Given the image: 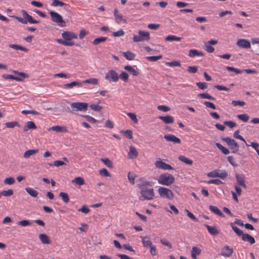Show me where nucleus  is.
<instances>
[{
    "mask_svg": "<svg viewBox=\"0 0 259 259\" xmlns=\"http://www.w3.org/2000/svg\"><path fill=\"white\" fill-rule=\"evenodd\" d=\"M201 252V249L198 247L194 246L192 248L191 255L193 259H197V255H199Z\"/></svg>",
    "mask_w": 259,
    "mask_h": 259,
    "instance_id": "obj_24",
    "label": "nucleus"
},
{
    "mask_svg": "<svg viewBox=\"0 0 259 259\" xmlns=\"http://www.w3.org/2000/svg\"><path fill=\"white\" fill-rule=\"evenodd\" d=\"M90 107L91 109L95 111H100L103 109V107L98 104H92L90 105Z\"/></svg>",
    "mask_w": 259,
    "mask_h": 259,
    "instance_id": "obj_56",
    "label": "nucleus"
},
{
    "mask_svg": "<svg viewBox=\"0 0 259 259\" xmlns=\"http://www.w3.org/2000/svg\"><path fill=\"white\" fill-rule=\"evenodd\" d=\"M72 183H75L76 184L81 186L84 184V181L82 178L78 177L73 180Z\"/></svg>",
    "mask_w": 259,
    "mask_h": 259,
    "instance_id": "obj_52",
    "label": "nucleus"
},
{
    "mask_svg": "<svg viewBox=\"0 0 259 259\" xmlns=\"http://www.w3.org/2000/svg\"><path fill=\"white\" fill-rule=\"evenodd\" d=\"M179 159L183 162L188 164L191 165L193 163V161L186 157L185 156L181 155L179 157Z\"/></svg>",
    "mask_w": 259,
    "mask_h": 259,
    "instance_id": "obj_42",
    "label": "nucleus"
},
{
    "mask_svg": "<svg viewBox=\"0 0 259 259\" xmlns=\"http://www.w3.org/2000/svg\"><path fill=\"white\" fill-rule=\"evenodd\" d=\"M127 155L130 159H135L138 156V152L134 147L131 146L130 147Z\"/></svg>",
    "mask_w": 259,
    "mask_h": 259,
    "instance_id": "obj_21",
    "label": "nucleus"
},
{
    "mask_svg": "<svg viewBox=\"0 0 259 259\" xmlns=\"http://www.w3.org/2000/svg\"><path fill=\"white\" fill-rule=\"evenodd\" d=\"M38 152V149H30L26 151L23 154V157L29 158L31 156L36 154Z\"/></svg>",
    "mask_w": 259,
    "mask_h": 259,
    "instance_id": "obj_29",
    "label": "nucleus"
},
{
    "mask_svg": "<svg viewBox=\"0 0 259 259\" xmlns=\"http://www.w3.org/2000/svg\"><path fill=\"white\" fill-rule=\"evenodd\" d=\"M165 65L169 67L180 66L181 63L179 61H174L172 62H166Z\"/></svg>",
    "mask_w": 259,
    "mask_h": 259,
    "instance_id": "obj_50",
    "label": "nucleus"
},
{
    "mask_svg": "<svg viewBox=\"0 0 259 259\" xmlns=\"http://www.w3.org/2000/svg\"><path fill=\"white\" fill-rule=\"evenodd\" d=\"M198 96L202 99H207L210 100H214L215 98L212 96H210L207 93H201L198 95Z\"/></svg>",
    "mask_w": 259,
    "mask_h": 259,
    "instance_id": "obj_51",
    "label": "nucleus"
},
{
    "mask_svg": "<svg viewBox=\"0 0 259 259\" xmlns=\"http://www.w3.org/2000/svg\"><path fill=\"white\" fill-rule=\"evenodd\" d=\"M15 181L13 177H8L4 180V183L6 185H12L15 183Z\"/></svg>",
    "mask_w": 259,
    "mask_h": 259,
    "instance_id": "obj_58",
    "label": "nucleus"
},
{
    "mask_svg": "<svg viewBox=\"0 0 259 259\" xmlns=\"http://www.w3.org/2000/svg\"><path fill=\"white\" fill-rule=\"evenodd\" d=\"M233 253V249L228 245L225 246L221 249V254L222 256L226 257H230Z\"/></svg>",
    "mask_w": 259,
    "mask_h": 259,
    "instance_id": "obj_12",
    "label": "nucleus"
},
{
    "mask_svg": "<svg viewBox=\"0 0 259 259\" xmlns=\"http://www.w3.org/2000/svg\"><path fill=\"white\" fill-rule=\"evenodd\" d=\"M237 45L241 48L249 49L250 48V42L245 39L241 38L237 40Z\"/></svg>",
    "mask_w": 259,
    "mask_h": 259,
    "instance_id": "obj_14",
    "label": "nucleus"
},
{
    "mask_svg": "<svg viewBox=\"0 0 259 259\" xmlns=\"http://www.w3.org/2000/svg\"><path fill=\"white\" fill-rule=\"evenodd\" d=\"M158 118L166 124L172 123L174 121V117L169 115L164 116H159Z\"/></svg>",
    "mask_w": 259,
    "mask_h": 259,
    "instance_id": "obj_23",
    "label": "nucleus"
},
{
    "mask_svg": "<svg viewBox=\"0 0 259 259\" xmlns=\"http://www.w3.org/2000/svg\"><path fill=\"white\" fill-rule=\"evenodd\" d=\"M127 115L131 118V119L135 123H137L138 120L137 118L136 115L132 112H128L127 113Z\"/></svg>",
    "mask_w": 259,
    "mask_h": 259,
    "instance_id": "obj_57",
    "label": "nucleus"
},
{
    "mask_svg": "<svg viewBox=\"0 0 259 259\" xmlns=\"http://www.w3.org/2000/svg\"><path fill=\"white\" fill-rule=\"evenodd\" d=\"M239 130H237L234 133V134H233V136L236 139H239L242 141H243L245 144L246 143V141L245 140V139L243 138L242 136H241V135H240L239 134Z\"/></svg>",
    "mask_w": 259,
    "mask_h": 259,
    "instance_id": "obj_59",
    "label": "nucleus"
},
{
    "mask_svg": "<svg viewBox=\"0 0 259 259\" xmlns=\"http://www.w3.org/2000/svg\"><path fill=\"white\" fill-rule=\"evenodd\" d=\"M50 14L52 20L57 23L61 27L65 26V22L63 20L62 17L58 13L54 11H51Z\"/></svg>",
    "mask_w": 259,
    "mask_h": 259,
    "instance_id": "obj_9",
    "label": "nucleus"
},
{
    "mask_svg": "<svg viewBox=\"0 0 259 259\" xmlns=\"http://www.w3.org/2000/svg\"><path fill=\"white\" fill-rule=\"evenodd\" d=\"M104 78L110 82H116L119 80L118 73L113 69L108 70L105 73Z\"/></svg>",
    "mask_w": 259,
    "mask_h": 259,
    "instance_id": "obj_7",
    "label": "nucleus"
},
{
    "mask_svg": "<svg viewBox=\"0 0 259 259\" xmlns=\"http://www.w3.org/2000/svg\"><path fill=\"white\" fill-rule=\"evenodd\" d=\"M226 69L229 71L234 72L236 74H240L243 72V69L240 70L237 68H234L233 67L227 66L226 67Z\"/></svg>",
    "mask_w": 259,
    "mask_h": 259,
    "instance_id": "obj_53",
    "label": "nucleus"
},
{
    "mask_svg": "<svg viewBox=\"0 0 259 259\" xmlns=\"http://www.w3.org/2000/svg\"><path fill=\"white\" fill-rule=\"evenodd\" d=\"M162 58V56L161 55H158V56H148L146 58L147 60L151 61V62H155L157 60L161 59Z\"/></svg>",
    "mask_w": 259,
    "mask_h": 259,
    "instance_id": "obj_49",
    "label": "nucleus"
},
{
    "mask_svg": "<svg viewBox=\"0 0 259 259\" xmlns=\"http://www.w3.org/2000/svg\"><path fill=\"white\" fill-rule=\"evenodd\" d=\"M114 16L115 17V19L116 22L120 24L121 21L123 20V16L121 14H119L118 13V10L116 9L114 10Z\"/></svg>",
    "mask_w": 259,
    "mask_h": 259,
    "instance_id": "obj_31",
    "label": "nucleus"
},
{
    "mask_svg": "<svg viewBox=\"0 0 259 259\" xmlns=\"http://www.w3.org/2000/svg\"><path fill=\"white\" fill-rule=\"evenodd\" d=\"M1 194L6 197L10 196L13 194V190L12 189L4 190L1 192Z\"/></svg>",
    "mask_w": 259,
    "mask_h": 259,
    "instance_id": "obj_62",
    "label": "nucleus"
},
{
    "mask_svg": "<svg viewBox=\"0 0 259 259\" xmlns=\"http://www.w3.org/2000/svg\"><path fill=\"white\" fill-rule=\"evenodd\" d=\"M143 246L145 248L149 247L153 244L151 239L148 236H141Z\"/></svg>",
    "mask_w": 259,
    "mask_h": 259,
    "instance_id": "obj_18",
    "label": "nucleus"
},
{
    "mask_svg": "<svg viewBox=\"0 0 259 259\" xmlns=\"http://www.w3.org/2000/svg\"><path fill=\"white\" fill-rule=\"evenodd\" d=\"M241 239L243 241L248 242L250 244H253L255 242L254 238L248 234L244 233L241 236Z\"/></svg>",
    "mask_w": 259,
    "mask_h": 259,
    "instance_id": "obj_20",
    "label": "nucleus"
},
{
    "mask_svg": "<svg viewBox=\"0 0 259 259\" xmlns=\"http://www.w3.org/2000/svg\"><path fill=\"white\" fill-rule=\"evenodd\" d=\"M124 136L128 139L133 138V132L131 130H127L124 132Z\"/></svg>",
    "mask_w": 259,
    "mask_h": 259,
    "instance_id": "obj_64",
    "label": "nucleus"
},
{
    "mask_svg": "<svg viewBox=\"0 0 259 259\" xmlns=\"http://www.w3.org/2000/svg\"><path fill=\"white\" fill-rule=\"evenodd\" d=\"M205 50L208 53H212L214 51V49L211 45L206 42L204 43Z\"/></svg>",
    "mask_w": 259,
    "mask_h": 259,
    "instance_id": "obj_61",
    "label": "nucleus"
},
{
    "mask_svg": "<svg viewBox=\"0 0 259 259\" xmlns=\"http://www.w3.org/2000/svg\"><path fill=\"white\" fill-rule=\"evenodd\" d=\"M182 39L181 37H178L175 35H168L166 38H165V40L166 41H180Z\"/></svg>",
    "mask_w": 259,
    "mask_h": 259,
    "instance_id": "obj_44",
    "label": "nucleus"
},
{
    "mask_svg": "<svg viewBox=\"0 0 259 259\" xmlns=\"http://www.w3.org/2000/svg\"><path fill=\"white\" fill-rule=\"evenodd\" d=\"M207 183L208 184H213L217 185H219L220 184H223V182L219 179H211L209 180L207 182Z\"/></svg>",
    "mask_w": 259,
    "mask_h": 259,
    "instance_id": "obj_63",
    "label": "nucleus"
},
{
    "mask_svg": "<svg viewBox=\"0 0 259 259\" xmlns=\"http://www.w3.org/2000/svg\"><path fill=\"white\" fill-rule=\"evenodd\" d=\"M50 130L58 133H67V128L65 126L55 125L51 127Z\"/></svg>",
    "mask_w": 259,
    "mask_h": 259,
    "instance_id": "obj_25",
    "label": "nucleus"
},
{
    "mask_svg": "<svg viewBox=\"0 0 259 259\" xmlns=\"http://www.w3.org/2000/svg\"><path fill=\"white\" fill-rule=\"evenodd\" d=\"M164 138L168 142H171L173 144H181V141L180 138L174 135L166 134L164 136Z\"/></svg>",
    "mask_w": 259,
    "mask_h": 259,
    "instance_id": "obj_13",
    "label": "nucleus"
},
{
    "mask_svg": "<svg viewBox=\"0 0 259 259\" xmlns=\"http://www.w3.org/2000/svg\"><path fill=\"white\" fill-rule=\"evenodd\" d=\"M59 196L61 197L64 203H67L69 201V196L67 193L61 192Z\"/></svg>",
    "mask_w": 259,
    "mask_h": 259,
    "instance_id": "obj_43",
    "label": "nucleus"
},
{
    "mask_svg": "<svg viewBox=\"0 0 259 259\" xmlns=\"http://www.w3.org/2000/svg\"><path fill=\"white\" fill-rule=\"evenodd\" d=\"M21 12L23 17L15 15L12 17L22 24H37L39 22L38 21L34 19L25 10H22Z\"/></svg>",
    "mask_w": 259,
    "mask_h": 259,
    "instance_id": "obj_1",
    "label": "nucleus"
},
{
    "mask_svg": "<svg viewBox=\"0 0 259 259\" xmlns=\"http://www.w3.org/2000/svg\"><path fill=\"white\" fill-rule=\"evenodd\" d=\"M82 84L84 83H88L92 84H98V79L95 78H91L86 80H84L82 81Z\"/></svg>",
    "mask_w": 259,
    "mask_h": 259,
    "instance_id": "obj_45",
    "label": "nucleus"
},
{
    "mask_svg": "<svg viewBox=\"0 0 259 259\" xmlns=\"http://www.w3.org/2000/svg\"><path fill=\"white\" fill-rule=\"evenodd\" d=\"M71 110L69 108H67L66 111L68 112H73V111H86L88 106V104L85 102H74L70 104Z\"/></svg>",
    "mask_w": 259,
    "mask_h": 259,
    "instance_id": "obj_3",
    "label": "nucleus"
},
{
    "mask_svg": "<svg viewBox=\"0 0 259 259\" xmlns=\"http://www.w3.org/2000/svg\"><path fill=\"white\" fill-rule=\"evenodd\" d=\"M140 193L142 197L140 198L141 200H152L154 197V192L153 188H146L140 190Z\"/></svg>",
    "mask_w": 259,
    "mask_h": 259,
    "instance_id": "obj_5",
    "label": "nucleus"
},
{
    "mask_svg": "<svg viewBox=\"0 0 259 259\" xmlns=\"http://www.w3.org/2000/svg\"><path fill=\"white\" fill-rule=\"evenodd\" d=\"M155 166L159 169H164V170H170L172 169V167L171 165L168 164L166 163L165 162L161 161V160H157L155 162Z\"/></svg>",
    "mask_w": 259,
    "mask_h": 259,
    "instance_id": "obj_11",
    "label": "nucleus"
},
{
    "mask_svg": "<svg viewBox=\"0 0 259 259\" xmlns=\"http://www.w3.org/2000/svg\"><path fill=\"white\" fill-rule=\"evenodd\" d=\"M39 238L43 244H48L50 243V240L49 237L45 234H40Z\"/></svg>",
    "mask_w": 259,
    "mask_h": 259,
    "instance_id": "obj_32",
    "label": "nucleus"
},
{
    "mask_svg": "<svg viewBox=\"0 0 259 259\" xmlns=\"http://www.w3.org/2000/svg\"><path fill=\"white\" fill-rule=\"evenodd\" d=\"M36 126L33 121H28L26 125L23 127L24 132L27 131L29 129H36Z\"/></svg>",
    "mask_w": 259,
    "mask_h": 259,
    "instance_id": "obj_33",
    "label": "nucleus"
},
{
    "mask_svg": "<svg viewBox=\"0 0 259 259\" xmlns=\"http://www.w3.org/2000/svg\"><path fill=\"white\" fill-rule=\"evenodd\" d=\"M101 161L104 163L108 167L112 168L113 167V162L108 158H102Z\"/></svg>",
    "mask_w": 259,
    "mask_h": 259,
    "instance_id": "obj_38",
    "label": "nucleus"
},
{
    "mask_svg": "<svg viewBox=\"0 0 259 259\" xmlns=\"http://www.w3.org/2000/svg\"><path fill=\"white\" fill-rule=\"evenodd\" d=\"M9 47L16 50H21L24 52H27L28 49L23 46L16 44H10Z\"/></svg>",
    "mask_w": 259,
    "mask_h": 259,
    "instance_id": "obj_34",
    "label": "nucleus"
},
{
    "mask_svg": "<svg viewBox=\"0 0 259 259\" xmlns=\"http://www.w3.org/2000/svg\"><path fill=\"white\" fill-rule=\"evenodd\" d=\"M122 54L123 56L126 58V59L128 60H133L136 56V55L135 53L130 51H128L125 52H123Z\"/></svg>",
    "mask_w": 259,
    "mask_h": 259,
    "instance_id": "obj_30",
    "label": "nucleus"
},
{
    "mask_svg": "<svg viewBox=\"0 0 259 259\" xmlns=\"http://www.w3.org/2000/svg\"><path fill=\"white\" fill-rule=\"evenodd\" d=\"M138 34V35H135L133 37V41L135 42L148 41L150 39V33L148 31L139 30Z\"/></svg>",
    "mask_w": 259,
    "mask_h": 259,
    "instance_id": "obj_4",
    "label": "nucleus"
},
{
    "mask_svg": "<svg viewBox=\"0 0 259 259\" xmlns=\"http://www.w3.org/2000/svg\"><path fill=\"white\" fill-rule=\"evenodd\" d=\"M82 82L78 81H72L69 83H66L63 85V88L65 89H70L73 88L75 86L78 87H82Z\"/></svg>",
    "mask_w": 259,
    "mask_h": 259,
    "instance_id": "obj_19",
    "label": "nucleus"
},
{
    "mask_svg": "<svg viewBox=\"0 0 259 259\" xmlns=\"http://www.w3.org/2000/svg\"><path fill=\"white\" fill-rule=\"evenodd\" d=\"M51 5L53 7H62L67 5L66 4L59 0H53Z\"/></svg>",
    "mask_w": 259,
    "mask_h": 259,
    "instance_id": "obj_48",
    "label": "nucleus"
},
{
    "mask_svg": "<svg viewBox=\"0 0 259 259\" xmlns=\"http://www.w3.org/2000/svg\"><path fill=\"white\" fill-rule=\"evenodd\" d=\"M209 210L212 211L214 214L222 217L224 218L225 215L221 212V211L217 207L213 205H209Z\"/></svg>",
    "mask_w": 259,
    "mask_h": 259,
    "instance_id": "obj_27",
    "label": "nucleus"
},
{
    "mask_svg": "<svg viewBox=\"0 0 259 259\" xmlns=\"http://www.w3.org/2000/svg\"><path fill=\"white\" fill-rule=\"evenodd\" d=\"M223 140L227 143L230 149H235V150H233L232 151L233 153H235L237 151L239 148V145L234 139H231L229 137H226Z\"/></svg>",
    "mask_w": 259,
    "mask_h": 259,
    "instance_id": "obj_10",
    "label": "nucleus"
},
{
    "mask_svg": "<svg viewBox=\"0 0 259 259\" xmlns=\"http://www.w3.org/2000/svg\"><path fill=\"white\" fill-rule=\"evenodd\" d=\"M124 69L128 71L131 74L134 76H137L139 74L138 69L137 68L134 69L132 66L130 65H126L124 67Z\"/></svg>",
    "mask_w": 259,
    "mask_h": 259,
    "instance_id": "obj_22",
    "label": "nucleus"
},
{
    "mask_svg": "<svg viewBox=\"0 0 259 259\" xmlns=\"http://www.w3.org/2000/svg\"><path fill=\"white\" fill-rule=\"evenodd\" d=\"M25 191L32 197H36L38 195V192L33 189L27 187L25 188Z\"/></svg>",
    "mask_w": 259,
    "mask_h": 259,
    "instance_id": "obj_37",
    "label": "nucleus"
},
{
    "mask_svg": "<svg viewBox=\"0 0 259 259\" xmlns=\"http://www.w3.org/2000/svg\"><path fill=\"white\" fill-rule=\"evenodd\" d=\"M62 36L66 40H70L77 38V35L75 33L70 31H64L62 33Z\"/></svg>",
    "mask_w": 259,
    "mask_h": 259,
    "instance_id": "obj_15",
    "label": "nucleus"
},
{
    "mask_svg": "<svg viewBox=\"0 0 259 259\" xmlns=\"http://www.w3.org/2000/svg\"><path fill=\"white\" fill-rule=\"evenodd\" d=\"M175 180V177L172 175L166 172L161 174L159 176L157 181L159 184L168 186L174 183Z\"/></svg>",
    "mask_w": 259,
    "mask_h": 259,
    "instance_id": "obj_2",
    "label": "nucleus"
},
{
    "mask_svg": "<svg viewBox=\"0 0 259 259\" xmlns=\"http://www.w3.org/2000/svg\"><path fill=\"white\" fill-rule=\"evenodd\" d=\"M235 177L237 182V183L241 187L246 188V185L245 183L244 176L242 174H236Z\"/></svg>",
    "mask_w": 259,
    "mask_h": 259,
    "instance_id": "obj_17",
    "label": "nucleus"
},
{
    "mask_svg": "<svg viewBox=\"0 0 259 259\" xmlns=\"http://www.w3.org/2000/svg\"><path fill=\"white\" fill-rule=\"evenodd\" d=\"M99 174L100 175L103 177H108L111 176L108 171L106 168H104L100 169L99 171Z\"/></svg>",
    "mask_w": 259,
    "mask_h": 259,
    "instance_id": "obj_55",
    "label": "nucleus"
},
{
    "mask_svg": "<svg viewBox=\"0 0 259 259\" xmlns=\"http://www.w3.org/2000/svg\"><path fill=\"white\" fill-rule=\"evenodd\" d=\"M189 56L190 57H194L195 56H203L204 54L202 52L198 51L197 50L191 49L189 50Z\"/></svg>",
    "mask_w": 259,
    "mask_h": 259,
    "instance_id": "obj_28",
    "label": "nucleus"
},
{
    "mask_svg": "<svg viewBox=\"0 0 259 259\" xmlns=\"http://www.w3.org/2000/svg\"><path fill=\"white\" fill-rule=\"evenodd\" d=\"M207 176L209 178L219 177L224 179L228 176V173L225 170L217 169L208 172Z\"/></svg>",
    "mask_w": 259,
    "mask_h": 259,
    "instance_id": "obj_8",
    "label": "nucleus"
},
{
    "mask_svg": "<svg viewBox=\"0 0 259 259\" xmlns=\"http://www.w3.org/2000/svg\"><path fill=\"white\" fill-rule=\"evenodd\" d=\"M108 39V37H100L95 38L92 42L93 44L94 45H97L99 44L100 43L104 42L106 40H107Z\"/></svg>",
    "mask_w": 259,
    "mask_h": 259,
    "instance_id": "obj_39",
    "label": "nucleus"
},
{
    "mask_svg": "<svg viewBox=\"0 0 259 259\" xmlns=\"http://www.w3.org/2000/svg\"><path fill=\"white\" fill-rule=\"evenodd\" d=\"M159 196L163 198L172 199L174 197V194L172 191L167 188L160 187L158 189Z\"/></svg>",
    "mask_w": 259,
    "mask_h": 259,
    "instance_id": "obj_6",
    "label": "nucleus"
},
{
    "mask_svg": "<svg viewBox=\"0 0 259 259\" xmlns=\"http://www.w3.org/2000/svg\"><path fill=\"white\" fill-rule=\"evenodd\" d=\"M139 183L138 184V186L140 190L146 189L148 186H152L151 182L145 180L143 178H140L139 179Z\"/></svg>",
    "mask_w": 259,
    "mask_h": 259,
    "instance_id": "obj_16",
    "label": "nucleus"
},
{
    "mask_svg": "<svg viewBox=\"0 0 259 259\" xmlns=\"http://www.w3.org/2000/svg\"><path fill=\"white\" fill-rule=\"evenodd\" d=\"M216 146L222 151V152L225 154H228L230 153V151L226 148L223 146L221 144L219 143H215Z\"/></svg>",
    "mask_w": 259,
    "mask_h": 259,
    "instance_id": "obj_40",
    "label": "nucleus"
},
{
    "mask_svg": "<svg viewBox=\"0 0 259 259\" xmlns=\"http://www.w3.org/2000/svg\"><path fill=\"white\" fill-rule=\"evenodd\" d=\"M32 222L28 220H24L18 222V225L22 227L30 226Z\"/></svg>",
    "mask_w": 259,
    "mask_h": 259,
    "instance_id": "obj_47",
    "label": "nucleus"
},
{
    "mask_svg": "<svg viewBox=\"0 0 259 259\" xmlns=\"http://www.w3.org/2000/svg\"><path fill=\"white\" fill-rule=\"evenodd\" d=\"M204 226L211 235H216L219 233V231L215 226H211L208 225H204Z\"/></svg>",
    "mask_w": 259,
    "mask_h": 259,
    "instance_id": "obj_26",
    "label": "nucleus"
},
{
    "mask_svg": "<svg viewBox=\"0 0 259 259\" xmlns=\"http://www.w3.org/2000/svg\"><path fill=\"white\" fill-rule=\"evenodd\" d=\"M119 79H121L124 82H127L128 80L129 75L125 71H121V73L118 75Z\"/></svg>",
    "mask_w": 259,
    "mask_h": 259,
    "instance_id": "obj_41",
    "label": "nucleus"
},
{
    "mask_svg": "<svg viewBox=\"0 0 259 259\" xmlns=\"http://www.w3.org/2000/svg\"><path fill=\"white\" fill-rule=\"evenodd\" d=\"M237 117L239 119L244 122H247L249 118V116L246 114H238Z\"/></svg>",
    "mask_w": 259,
    "mask_h": 259,
    "instance_id": "obj_54",
    "label": "nucleus"
},
{
    "mask_svg": "<svg viewBox=\"0 0 259 259\" xmlns=\"http://www.w3.org/2000/svg\"><path fill=\"white\" fill-rule=\"evenodd\" d=\"M232 230L235 232V233L239 237H241L244 234L243 231L239 229L238 227L234 225L233 223L230 224Z\"/></svg>",
    "mask_w": 259,
    "mask_h": 259,
    "instance_id": "obj_35",
    "label": "nucleus"
},
{
    "mask_svg": "<svg viewBox=\"0 0 259 259\" xmlns=\"http://www.w3.org/2000/svg\"><path fill=\"white\" fill-rule=\"evenodd\" d=\"M5 125L8 128H13L15 126L20 127L19 123L17 121L8 122L5 123Z\"/></svg>",
    "mask_w": 259,
    "mask_h": 259,
    "instance_id": "obj_46",
    "label": "nucleus"
},
{
    "mask_svg": "<svg viewBox=\"0 0 259 259\" xmlns=\"http://www.w3.org/2000/svg\"><path fill=\"white\" fill-rule=\"evenodd\" d=\"M232 230L235 232V233L239 237H241L244 234L243 231L239 229L238 227L234 225L233 223L230 224Z\"/></svg>",
    "mask_w": 259,
    "mask_h": 259,
    "instance_id": "obj_36",
    "label": "nucleus"
},
{
    "mask_svg": "<svg viewBox=\"0 0 259 259\" xmlns=\"http://www.w3.org/2000/svg\"><path fill=\"white\" fill-rule=\"evenodd\" d=\"M227 160L228 162L234 167H236L238 166V164L236 163L235 161V158L232 156H229L227 157Z\"/></svg>",
    "mask_w": 259,
    "mask_h": 259,
    "instance_id": "obj_60",
    "label": "nucleus"
}]
</instances>
